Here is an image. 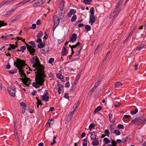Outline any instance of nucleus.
I'll use <instances>...</instances> for the list:
<instances>
[{"mask_svg":"<svg viewBox=\"0 0 146 146\" xmlns=\"http://www.w3.org/2000/svg\"><path fill=\"white\" fill-rule=\"evenodd\" d=\"M30 61L33 65V67L35 68L34 71H35L36 77L35 82L33 84V86L36 88L42 86L44 84V78L45 77L44 74V68L41 65L39 59L36 56L32 58Z\"/></svg>","mask_w":146,"mask_h":146,"instance_id":"1","label":"nucleus"},{"mask_svg":"<svg viewBox=\"0 0 146 146\" xmlns=\"http://www.w3.org/2000/svg\"><path fill=\"white\" fill-rule=\"evenodd\" d=\"M14 64L17 68H22L25 65V61L19 58H17L16 61L14 62Z\"/></svg>","mask_w":146,"mask_h":146,"instance_id":"2","label":"nucleus"},{"mask_svg":"<svg viewBox=\"0 0 146 146\" xmlns=\"http://www.w3.org/2000/svg\"><path fill=\"white\" fill-rule=\"evenodd\" d=\"M119 9L117 7H115L114 10L113 12H112L110 17V19H114L115 17L117 15L118 13H117V11Z\"/></svg>","mask_w":146,"mask_h":146,"instance_id":"3","label":"nucleus"},{"mask_svg":"<svg viewBox=\"0 0 146 146\" xmlns=\"http://www.w3.org/2000/svg\"><path fill=\"white\" fill-rule=\"evenodd\" d=\"M25 44L27 46V48L29 52L30 53L31 55H33L35 52V50L31 46L29 45L28 44L25 42Z\"/></svg>","mask_w":146,"mask_h":146,"instance_id":"4","label":"nucleus"},{"mask_svg":"<svg viewBox=\"0 0 146 146\" xmlns=\"http://www.w3.org/2000/svg\"><path fill=\"white\" fill-rule=\"evenodd\" d=\"M22 81L23 84L27 87L29 86L31 83L30 79L25 76L22 79Z\"/></svg>","mask_w":146,"mask_h":146,"instance_id":"5","label":"nucleus"},{"mask_svg":"<svg viewBox=\"0 0 146 146\" xmlns=\"http://www.w3.org/2000/svg\"><path fill=\"white\" fill-rule=\"evenodd\" d=\"M49 94L47 91L45 90L44 92V94L42 96H41V98L42 100L45 102H47L49 99L48 96Z\"/></svg>","mask_w":146,"mask_h":146,"instance_id":"6","label":"nucleus"},{"mask_svg":"<svg viewBox=\"0 0 146 146\" xmlns=\"http://www.w3.org/2000/svg\"><path fill=\"white\" fill-rule=\"evenodd\" d=\"M143 120L140 118L136 117L133 121V123L136 125H142Z\"/></svg>","mask_w":146,"mask_h":146,"instance_id":"7","label":"nucleus"},{"mask_svg":"<svg viewBox=\"0 0 146 146\" xmlns=\"http://www.w3.org/2000/svg\"><path fill=\"white\" fill-rule=\"evenodd\" d=\"M53 21L54 25L55 27H57L58 25L60 20L59 18L56 15H54L53 17Z\"/></svg>","mask_w":146,"mask_h":146,"instance_id":"8","label":"nucleus"},{"mask_svg":"<svg viewBox=\"0 0 146 146\" xmlns=\"http://www.w3.org/2000/svg\"><path fill=\"white\" fill-rule=\"evenodd\" d=\"M15 88H13L10 87L7 88V90L8 92L10 95L13 97L15 96Z\"/></svg>","mask_w":146,"mask_h":146,"instance_id":"9","label":"nucleus"},{"mask_svg":"<svg viewBox=\"0 0 146 146\" xmlns=\"http://www.w3.org/2000/svg\"><path fill=\"white\" fill-rule=\"evenodd\" d=\"M44 0H39L36 1L33 4V7H36L42 5L45 2Z\"/></svg>","mask_w":146,"mask_h":146,"instance_id":"10","label":"nucleus"},{"mask_svg":"<svg viewBox=\"0 0 146 146\" xmlns=\"http://www.w3.org/2000/svg\"><path fill=\"white\" fill-rule=\"evenodd\" d=\"M77 36L76 35L75 33H73L72 34L71 37L69 39L70 42H74L77 39Z\"/></svg>","mask_w":146,"mask_h":146,"instance_id":"11","label":"nucleus"},{"mask_svg":"<svg viewBox=\"0 0 146 146\" xmlns=\"http://www.w3.org/2000/svg\"><path fill=\"white\" fill-rule=\"evenodd\" d=\"M95 18L94 15H90L89 23L90 25H93L95 21Z\"/></svg>","mask_w":146,"mask_h":146,"instance_id":"12","label":"nucleus"},{"mask_svg":"<svg viewBox=\"0 0 146 146\" xmlns=\"http://www.w3.org/2000/svg\"><path fill=\"white\" fill-rule=\"evenodd\" d=\"M54 121L53 119L51 120H49L46 124V126L48 127H49L54 123Z\"/></svg>","mask_w":146,"mask_h":146,"instance_id":"13","label":"nucleus"},{"mask_svg":"<svg viewBox=\"0 0 146 146\" xmlns=\"http://www.w3.org/2000/svg\"><path fill=\"white\" fill-rule=\"evenodd\" d=\"M9 2L8 0H4L0 3V8L2 7L5 5H8L9 4Z\"/></svg>","mask_w":146,"mask_h":146,"instance_id":"14","label":"nucleus"},{"mask_svg":"<svg viewBox=\"0 0 146 146\" xmlns=\"http://www.w3.org/2000/svg\"><path fill=\"white\" fill-rule=\"evenodd\" d=\"M56 77L60 79L62 82H64V79L62 75L60 73H57L56 74Z\"/></svg>","mask_w":146,"mask_h":146,"instance_id":"15","label":"nucleus"},{"mask_svg":"<svg viewBox=\"0 0 146 146\" xmlns=\"http://www.w3.org/2000/svg\"><path fill=\"white\" fill-rule=\"evenodd\" d=\"M63 87V86L62 85H59L58 88L56 89L57 90L59 94H61V92L62 90Z\"/></svg>","mask_w":146,"mask_h":146,"instance_id":"16","label":"nucleus"},{"mask_svg":"<svg viewBox=\"0 0 146 146\" xmlns=\"http://www.w3.org/2000/svg\"><path fill=\"white\" fill-rule=\"evenodd\" d=\"M122 86V84L120 82H118L114 83L115 88H118Z\"/></svg>","mask_w":146,"mask_h":146,"instance_id":"17","label":"nucleus"},{"mask_svg":"<svg viewBox=\"0 0 146 146\" xmlns=\"http://www.w3.org/2000/svg\"><path fill=\"white\" fill-rule=\"evenodd\" d=\"M90 138L92 140H96V136L95 134L94 133H90Z\"/></svg>","mask_w":146,"mask_h":146,"instance_id":"18","label":"nucleus"},{"mask_svg":"<svg viewBox=\"0 0 146 146\" xmlns=\"http://www.w3.org/2000/svg\"><path fill=\"white\" fill-rule=\"evenodd\" d=\"M19 70V74L21 75L22 77H25V74L24 73L23 70L22 69V68H17Z\"/></svg>","mask_w":146,"mask_h":146,"instance_id":"19","label":"nucleus"},{"mask_svg":"<svg viewBox=\"0 0 146 146\" xmlns=\"http://www.w3.org/2000/svg\"><path fill=\"white\" fill-rule=\"evenodd\" d=\"M109 118L110 121L111 122H113L114 121V117L113 116V114L111 113L109 114Z\"/></svg>","mask_w":146,"mask_h":146,"instance_id":"20","label":"nucleus"},{"mask_svg":"<svg viewBox=\"0 0 146 146\" xmlns=\"http://www.w3.org/2000/svg\"><path fill=\"white\" fill-rule=\"evenodd\" d=\"M110 141L108 138L106 137L103 139V142L104 144H108L110 143Z\"/></svg>","mask_w":146,"mask_h":146,"instance_id":"21","label":"nucleus"},{"mask_svg":"<svg viewBox=\"0 0 146 146\" xmlns=\"http://www.w3.org/2000/svg\"><path fill=\"white\" fill-rule=\"evenodd\" d=\"M80 44V43L79 42H77L76 44L75 45L71 46L70 44L69 45V47L71 48V49H73L74 48H76L78 46H79Z\"/></svg>","mask_w":146,"mask_h":146,"instance_id":"22","label":"nucleus"},{"mask_svg":"<svg viewBox=\"0 0 146 146\" xmlns=\"http://www.w3.org/2000/svg\"><path fill=\"white\" fill-rule=\"evenodd\" d=\"M145 46V45L141 44L139 45L136 48V50H140L143 49Z\"/></svg>","mask_w":146,"mask_h":146,"instance_id":"23","label":"nucleus"},{"mask_svg":"<svg viewBox=\"0 0 146 146\" xmlns=\"http://www.w3.org/2000/svg\"><path fill=\"white\" fill-rule=\"evenodd\" d=\"M62 54L63 56H64L66 54V49L64 47L62 49Z\"/></svg>","mask_w":146,"mask_h":146,"instance_id":"24","label":"nucleus"},{"mask_svg":"<svg viewBox=\"0 0 146 146\" xmlns=\"http://www.w3.org/2000/svg\"><path fill=\"white\" fill-rule=\"evenodd\" d=\"M15 9H12L10 10H9L6 12V15H9L11 13L14 11Z\"/></svg>","mask_w":146,"mask_h":146,"instance_id":"25","label":"nucleus"},{"mask_svg":"<svg viewBox=\"0 0 146 146\" xmlns=\"http://www.w3.org/2000/svg\"><path fill=\"white\" fill-rule=\"evenodd\" d=\"M101 81V80H99L97 82L95 83L94 87L96 88L99 85Z\"/></svg>","mask_w":146,"mask_h":146,"instance_id":"26","label":"nucleus"},{"mask_svg":"<svg viewBox=\"0 0 146 146\" xmlns=\"http://www.w3.org/2000/svg\"><path fill=\"white\" fill-rule=\"evenodd\" d=\"M17 70L16 69L14 70H10L9 72L11 74H13L16 73L17 72Z\"/></svg>","mask_w":146,"mask_h":146,"instance_id":"27","label":"nucleus"},{"mask_svg":"<svg viewBox=\"0 0 146 146\" xmlns=\"http://www.w3.org/2000/svg\"><path fill=\"white\" fill-rule=\"evenodd\" d=\"M31 0H23L21 2H20V3H21V6H23L24 5L26 4L28 2L30 1Z\"/></svg>","mask_w":146,"mask_h":146,"instance_id":"28","label":"nucleus"},{"mask_svg":"<svg viewBox=\"0 0 146 146\" xmlns=\"http://www.w3.org/2000/svg\"><path fill=\"white\" fill-rule=\"evenodd\" d=\"M82 145L83 146H87V142L86 139H83Z\"/></svg>","mask_w":146,"mask_h":146,"instance_id":"29","label":"nucleus"},{"mask_svg":"<svg viewBox=\"0 0 146 146\" xmlns=\"http://www.w3.org/2000/svg\"><path fill=\"white\" fill-rule=\"evenodd\" d=\"M77 18V16L76 15H74L72 17L71 21L72 22H74L76 21Z\"/></svg>","mask_w":146,"mask_h":146,"instance_id":"30","label":"nucleus"},{"mask_svg":"<svg viewBox=\"0 0 146 146\" xmlns=\"http://www.w3.org/2000/svg\"><path fill=\"white\" fill-rule=\"evenodd\" d=\"M90 13L91 14L90 15H94V8L93 7H92L90 8Z\"/></svg>","mask_w":146,"mask_h":146,"instance_id":"31","label":"nucleus"},{"mask_svg":"<svg viewBox=\"0 0 146 146\" xmlns=\"http://www.w3.org/2000/svg\"><path fill=\"white\" fill-rule=\"evenodd\" d=\"M85 29L87 31H89L91 30V27L90 25H86L85 26Z\"/></svg>","mask_w":146,"mask_h":146,"instance_id":"32","label":"nucleus"},{"mask_svg":"<svg viewBox=\"0 0 146 146\" xmlns=\"http://www.w3.org/2000/svg\"><path fill=\"white\" fill-rule=\"evenodd\" d=\"M99 144V142L98 141H95L92 142V144L93 146H96L98 145Z\"/></svg>","mask_w":146,"mask_h":146,"instance_id":"33","label":"nucleus"},{"mask_svg":"<svg viewBox=\"0 0 146 146\" xmlns=\"http://www.w3.org/2000/svg\"><path fill=\"white\" fill-rule=\"evenodd\" d=\"M138 111V110L137 108L135 109V111H132L131 112V113L132 115H135L137 113Z\"/></svg>","mask_w":146,"mask_h":146,"instance_id":"34","label":"nucleus"},{"mask_svg":"<svg viewBox=\"0 0 146 146\" xmlns=\"http://www.w3.org/2000/svg\"><path fill=\"white\" fill-rule=\"evenodd\" d=\"M92 2V0H84V2L86 4H89Z\"/></svg>","mask_w":146,"mask_h":146,"instance_id":"35","label":"nucleus"},{"mask_svg":"<svg viewBox=\"0 0 146 146\" xmlns=\"http://www.w3.org/2000/svg\"><path fill=\"white\" fill-rule=\"evenodd\" d=\"M113 133L117 135H120L121 134L120 131L118 130H114Z\"/></svg>","mask_w":146,"mask_h":146,"instance_id":"36","label":"nucleus"},{"mask_svg":"<svg viewBox=\"0 0 146 146\" xmlns=\"http://www.w3.org/2000/svg\"><path fill=\"white\" fill-rule=\"evenodd\" d=\"M42 36V33L41 31H39L38 33L37 37L38 38H41Z\"/></svg>","mask_w":146,"mask_h":146,"instance_id":"37","label":"nucleus"},{"mask_svg":"<svg viewBox=\"0 0 146 146\" xmlns=\"http://www.w3.org/2000/svg\"><path fill=\"white\" fill-rule=\"evenodd\" d=\"M1 38L5 40H7L9 39L8 35L3 36L1 37Z\"/></svg>","mask_w":146,"mask_h":146,"instance_id":"38","label":"nucleus"},{"mask_svg":"<svg viewBox=\"0 0 146 146\" xmlns=\"http://www.w3.org/2000/svg\"><path fill=\"white\" fill-rule=\"evenodd\" d=\"M95 127V125L94 123H91L90 125L89 126V129H92L93 128H94Z\"/></svg>","mask_w":146,"mask_h":146,"instance_id":"39","label":"nucleus"},{"mask_svg":"<svg viewBox=\"0 0 146 146\" xmlns=\"http://www.w3.org/2000/svg\"><path fill=\"white\" fill-rule=\"evenodd\" d=\"M80 104V103L79 101H78V102L76 103L74 105L73 107V108H76L77 109V108L79 106V105Z\"/></svg>","mask_w":146,"mask_h":146,"instance_id":"40","label":"nucleus"},{"mask_svg":"<svg viewBox=\"0 0 146 146\" xmlns=\"http://www.w3.org/2000/svg\"><path fill=\"white\" fill-rule=\"evenodd\" d=\"M36 99L37 100V107L38 108V106L39 105H41V102L40 100L38 99L37 98H36Z\"/></svg>","mask_w":146,"mask_h":146,"instance_id":"41","label":"nucleus"},{"mask_svg":"<svg viewBox=\"0 0 146 146\" xmlns=\"http://www.w3.org/2000/svg\"><path fill=\"white\" fill-rule=\"evenodd\" d=\"M16 39L17 40V41H18L19 40H21L22 42H24L25 43V39H23L21 37H17L16 38Z\"/></svg>","mask_w":146,"mask_h":146,"instance_id":"42","label":"nucleus"},{"mask_svg":"<svg viewBox=\"0 0 146 146\" xmlns=\"http://www.w3.org/2000/svg\"><path fill=\"white\" fill-rule=\"evenodd\" d=\"M56 138V137L55 136H54L53 139V142H52L50 143V145H53L54 144L56 143L55 139Z\"/></svg>","mask_w":146,"mask_h":146,"instance_id":"43","label":"nucleus"},{"mask_svg":"<svg viewBox=\"0 0 146 146\" xmlns=\"http://www.w3.org/2000/svg\"><path fill=\"white\" fill-rule=\"evenodd\" d=\"M117 127L119 129H124V127L123 125L121 124H119L117 125Z\"/></svg>","mask_w":146,"mask_h":146,"instance_id":"44","label":"nucleus"},{"mask_svg":"<svg viewBox=\"0 0 146 146\" xmlns=\"http://www.w3.org/2000/svg\"><path fill=\"white\" fill-rule=\"evenodd\" d=\"M20 106L22 107H26L27 106L26 104L24 102H21L20 103Z\"/></svg>","mask_w":146,"mask_h":146,"instance_id":"45","label":"nucleus"},{"mask_svg":"<svg viewBox=\"0 0 146 146\" xmlns=\"http://www.w3.org/2000/svg\"><path fill=\"white\" fill-rule=\"evenodd\" d=\"M37 46L39 48L41 49L44 46V45L42 43H40V44H39Z\"/></svg>","mask_w":146,"mask_h":146,"instance_id":"46","label":"nucleus"},{"mask_svg":"<svg viewBox=\"0 0 146 146\" xmlns=\"http://www.w3.org/2000/svg\"><path fill=\"white\" fill-rule=\"evenodd\" d=\"M104 133L108 135H109L110 134L109 130L108 129H106L105 130Z\"/></svg>","mask_w":146,"mask_h":146,"instance_id":"47","label":"nucleus"},{"mask_svg":"<svg viewBox=\"0 0 146 146\" xmlns=\"http://www.w3.org/2000/svg\"><path fill=\"white\" fill-rule=\"evenodd\" d=\"M26 49V47L25 46H23L21 47V49L22 52H23L24 50Z\"/></svg>","mask_w":146,"mask_h":146,"instance_id":"48","label":"nucleus"},{"mask_svg":"<svg viewBox=\"0 0 146 146\" xmlns=\"http://www.w3.org/2000/svg\"><path fill=\"white\" fill-rule=\"evenodd\" d=\"M5 25V24L3 21H0V27Z\"/></svg>","mask_w":146,"mask_h":146,"instance_id":"49","label":"nucleus"},{"mask_svg":"<svg viewBox=\"0 0 146 146\" xmlns=\"http://www.w3.org/2000/svg\"><path fill=\"white\" fill-rule=\"evenodd\" d=\"M54 59L52 58H51L49 59L48 61V63L50 64H51L54 62Z\"/></svg>","mask_w":146,"mask_h":146,"instance_id":"50","label":"nucleus"},{"mask_svg":"<svg viewBox=\"0 0 146 146\" xmlns=\"http://www.w3.org/2000/svg\"><path fill=\"white\" fill-rule=\"evenodd\" d=\"M29 44H31L33 46V47H35V43L33 41H31L29 42Z\"/></svg>","mask_w":146,"mask_h":146,"instance_id":"51","label":"nucleus"},{"mask_svg":"<svg viewBox=\"0 0 146 146\" xmlns=\"http://www.w3.org/2000/svg\"><path fill=\"white\" fill-rule=\"evenodd\" d=\"M36 27V25L35 24H33L32 25V27H31V29H35Z\"/></svg>","mask_w":146,"mask_h":146,"instance_id":"52","label":"nucleus"},{"mask_svg":"<svg viewBox=\"0 0 146 146\" xmlns=\"http://www.w3.org/2000/svg\"><path fill=\"white\" fill-rule=\"evenodd\" d=\"M9 46H10V47H11V48H12L13 49H14L16 47V46L14 44H10Z\"/></svg>","mask_w":146,"mask_h":146,"instance_id":"53","label":"nucleus"},{"mask_svg":"<svg viewBox=\"0 0 146 146\" xmlns=\"http://www.w3.org/2000/svg\"><path fill=\"white\" fill-rule=\"evenodd\" d=\"M70 86V83L69 82H67L65 84V87L66 88H68Z\"/></svg>","mask_w":146,"mask_h":146,"instance_id":"54","label":"nucleus"},{"mask_svg":"<svg viewBox=\"0 0 146 146\" xmlns=\"http://www.w3.org/2000/svg\"><path fill=\"white\" fill-rule=\"evenodd\" d=\"M131 117L130 115H124V116L123 117V119L124 118H130Z\"/></svg>","mask_w":146,"mask_h":146,"instance_id":"55","label":"nucleus"},{"mask_svg":"<svg viewBox=\"0 0 146 146\" xmlns=\"http://www.w3.org/2000/svg\"><path fill=\"white\" fill-rule=\"evenodd\" d=\"M111 143L112 146H116L117 145V143L115 141H112Z\"/></svg>","mask_w":146,"mask_h":146,"instance_id":"56","label":"nucleus"},{"mask_svg":"<svg viewBox=\"0 0 146 146\" xmlns=\"http://www.w3.org/2000/svg\"><path fill=\"white\" fill-rule=\"evenodd\" d=\"M70 12H71L73 14H75L76 13V11L74 9H72L70 10Z\"/></svg>","mask_w":146,"mask_h":146,"instance_id":"57","label":"nucleus"},{"mask_svg":"<svg viewBox=\"0 0 146 146\" xmlns=\"http://www.w3.org/2000/svg\"><path fill=\"white\" fill-rule=\"evenodd\" d=\"M42 40L40 39V38H38L36 40V42L37 43H42Z\"/></svg>","mask_w":146,"mask_h":146,"instance_id":"58","label":"nucleus"},{"mask_svg":"<svg viewBox=\"0 0 146 146\" xmlns=\"http://www.w3.org/2000/svg\"><path fill=\"white\" fill-rule=\"evenodd\" d=\"M133 33V32H131L129 34L128 36L127 37L126 39H127L128 38L130 37L132 35Z\"/></svg>","mask_w":146,"mask_h":146,"instance_id":"59","label":"nucleus"},{"mask_svg":"<svg viewBox=\"0 0 146 146\" xmlns=\"http://www.w3.org/2000/svg\"><path fill=\"white\" fill-rule=\"evenodd\" d=\"M82 21H83L82 19H81V20L78 21L76 23L75 25H77L78 24L81 22Z\"/></svg>","mask_w":146,"mask_h":146,"instance_id":"60","label":"nucleus"},{"mask_svg":"<svg viewBox=\"0 0 146 146\" xmlns=\"http://www.w3.org/2000/svg\"><path fill=\"white\" fill-rule=\"evenodd\" d=\"M111 52V50L108 51L107 53L106 54V56H105V60L106 59V58L108 57V56L109 54H110V52Z\"/></svg>","mask_w":146,"mask_h":146,"instance_id":"61","label":"nucleus"},{"mask_svg":"<svg viewBox=\"0 0 146 146\" xmlns=\"http://www.w3.org/2000/svg\"><path fill=\"white\" fill-rule=\"evenodd\" d=\"M78 25V27L79 28L83 27L84 26V25L83 24V23L79 24Z\"/></svg>","mask_w":146,"mask_h":146,"instance_id":"62","label":"nucleus"},{"mask_svg":"<svg viewBox=\"0 0 146 146\" xmlns=\"http://www.w3.org/2000/svg\"><path fill=\"white\" fill-rule=\"evenodd\" d=\"M96 108L98 111H100L102 110V108L100 106H98Z\"/></svg>","mask_w":146,"mask_h":146,"instance_id":"63","label":"nucleus"},{"mask_svg":"<svg viewBox=\"0 0 146 146\" xmlns=\"http://www.w3.org/2000/svg\"><path fill=\"white\" fill-rule=\"evenodd\" d=\"M143 123L142 124V126H143L146 123V118L144 119V121L143 120Z\"/></svg>","mask_w":146,"mask_h":146,"instance_id":"64","label":"nucleus"}]
</instances>
